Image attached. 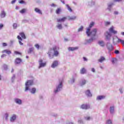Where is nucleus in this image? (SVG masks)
Here are the masks:
<instances>
[{
    "label": "nucleus",
    "mask_w": 124,
    "mask_h": 124,
    "mask_svg": "<svg viewBox=\"0 0 124 124\" xmlns=\"http://www.w3.org/2000/svg\"><path fill=\"white\" fill-rule=\"evenodd\" d=\"M32 85H33V80H27L25 83V92H28V91H29V92H30L32 94H34V93H36V89L35 88H32V89H31V86H32Z\"/></svg>",
    "instance_id": "nucleus-1"
},
{
    "label": "nucleus",
    "mask_w": 124,
    "mask_h": 124,
    "mask_svg": "<svg viewBox=\"0 0 124 124\" xmlns=\"http://www.w3.org/2000/svg\"><path fill=\"white\" fill-rule=\"evenodd\" d=\"M59 50H60L59 46H54L52 49L50 48L47 53L49 59H53L54 56L58 57L59 56Z\"/></svg>",
    "instance_id": "nucleus-2"
},
{
    "label": "nucleus",
    "mask_w": 124,
    "mask_h": 124,
    "mask_svg": "<svg viewBox=\"0 0 124 124\" xmlns=\"http://www.w3.org/2000/svg\"><path fill=\"white\" fill-rule=\"evenodd\" d=\"M97 31V30L96 29H93L92 31L90 33V36H91V38L89 39L85 40V44H89L90 43H92L93 41V40H95V35L96 34V32Z\"/></svg>",
    "instance_id": "nucleus-3"
},
{
    "label": "nucleus",
    "mask_w": 124,
    "mask_h": 124,
    "mask_svg": "<svg viewBox=\"0 0 124 124\" xmlns=\"http://www.w3.org/2000/svg\"><path fill=\"white\" fill-rule=\"evenodd\" d=\"M62 80H59V82L57 83L56 85V88L54 90V93H58L59 92H61L62 90Z\"/></svg>",
    "instance_id": "nucleus-4"
},
{
    "label": "nucleus",
    "mask_w": 124,
    "mask_h": 124,
    "mask_svg": "<svg viewBox=\"0 0 124 124\" xmlns=\"http://www.w3.org/2000/svg\"><path fill=\"white\" fill-rule=\"evenodd\" d=\"M112 43L113 45H117L118 43H121L124 46V40L118 38L117 36H114L112 37Z\"/></svg>",
    "instance_id": "nucleus-5"
},
{
    "label": "nucleus",
    "mask_w": 124,
    "mask_h": 124,
    "mask_svg": "<svg viewBox=\"0 0 124 124\" xmlns=\"http://www.w3.org/2000/svg\"><path fill=\"white\" fill-rule=\"evenodd\" d=\"M39 62V67L38 68L40 69V68H42V67H45L46 66V62H43V60L42 59H40L38 61Z\"/></svg>",
    "instance_id": "nucleus-6"
},
{
    "label": "nucleus",
    "mask_w": 124,
    "mask_h": 124,
    "mask_svg": "<svg viewBox=\"0 0 124 124\" xmlns=\"http://www.w3.org/2000/svg\"><path fill=\"white\" fill-rule=\"evenodd\" d=\"M105 40H106V41H110V40H111V38L112 37V34H111V33H110L109 31H107L105 33Z\"/></svg>",
    "instance_id": "nucleus-7"
},
{
    "label": "nucleus",
    "mask_w": 124,
    "mask_h": 124,
    "mask_svg": "<svg viewBox=\"0 0 124 124\" xmlns=\"http://www.w3.org/2000/svg\"><path fill=\"white\" fill-rule=\"evenodd\" d=\"M94 25V22H91L89 25V27L87 29L86 32L87 36H90V31H91V29Z\"/></svg>",
    "instance_id": "nucleus-8"
},
{
    "label": "nucleus",
    "mask_w": 124,
    "mask_h": 124,
    "mask_svg": "<svg viewBox=\"0 0 124 124\" xmlns=\"http://www.w3.org/2000/svg\"><path fill=\"white\" fill-rule=\"evenodd\" d=\"M85 94L87 97H92L93 96V94L91 92V90H87L85 91Z\"/></svg>",
    "instance_id": "nucleus-9"
},
{
    "label": "nucleus",
    "mask_w": 124,
    "mask_h": 124,
    "mask_svg": "<svg viewBox=\"0 0 124 124\" xmlns=\"http://www.w3.org/2000/svg\"><path fill=\"white\" fill-rule=\"evenodd\" d=\"M77 77V74H74L73 75L72 78H70V84H74L75 82V79H76Z\"/></svg>",
    "instance_id": "nucleus-10"
},
{
    "label": "nucleus",
    "mask_w": 124,
    "mask_h": 124,
    "mask_svg": "<svg viewBox=\"0 0 124 124\" xmlns=\"http://www.w3.org/2000/svg\"><path fill=\"white\" fill-rule=\"evenodd\" d=\"M107 48L108 50V51H113L114 47H113V45L111 44L110 43H107Z\"/></svg>",
    "instance_id": "nucleus-11"
},
{
    "label": "nucleus",
    "mask_w": 124,
    "mask_h": 124,
    "mask_svg": "<svg viewBox=\"0 0 124 124\" xmlns=\"http://www.w3.org/2000/svg\"><path fill=\"white\" fill-rule=\"evenodd\" d=\"M59 64V63L58 61H55L52 62V64L51 65V67L52 68H56V67H57Z\"/></svg>",
    "instance_id": "nucleus-12"
},
{
    "label": "nucleus",
    "mask_w": 124,
    "mask_h": 124,
    "mask_svg": "<svg viewBox=\"0 0 124 124\" xmlns=\"http://www.w3.org/2000/svg\"><path fill=\"white\" fill-rule=\"evenodd\" d=\"M87 84V80L85 79H82L79 81V85L81 87H83V86H85V84Z\"/></svg>",
    "instance_id": "nucleus-13"
},
{
    "label": "nucleus",
    "mask_w": 124,
    "mask_h": 124,
    "mask_svg": "<svg viewBox=\"0 0 124 124\" xmlns=\"http://www.w3.org/2000/svg\"><path fill=\"white\" fill-rule=\"evenodd\" d=\"M81 109H84L85 110H88L90 109V105L83 104L80 106Z\"/></svg>",
    "instance_id": "nucleus-14"
},
{
    "label": "nucleus",
    "mask_w": 124,
    "mask_h": 124,
    "mask_svg": "<svg viewBox=\"0 0 124 124\" xmlns=\"http://www.w3.org/2000/svg\"><path fill=\"white\" fill-rule=\"evenodd\" d=\"M109 113L111 115H114L115 114V107L110 106L109 108Z\"/></svg>",
    "instance_id": "nucleus-15"
},
{
    "label": "nucleus",
    "mask_w": 124,
    "mask_h": 124,
    "mask_svg": "<svg viewBox=\"0 0 124 124\" xmlns=\"http://www.w3.org/2000/svg\"><path fill=\"white\" fill-rule=\"evenodd\" d=\"M14 101L15 103L16 104H18V105H21L22 101L20 99L16 98L15 99Z\"/></svg>",
    "instance_id": "nucleus-16"
},
{
    "label": "nucleus",
    "mask_w": 124,
    "mask_h": 124,
    "mask_svg": "<svg viewBox=\"0 0 124 124\" xmlns=\"http://www.w3.org/2000/svg\"><path fill=\"white\" fill-rule=\"evenodd\" d=\"M94 1H88L86 2V5H87V6H93V5H94Z\"/></svg>",
    "instance_id": "nucleus-17"
},
{
    "label": "nucleus",
    "mask_w": 124,
    "mask_h": 124,
    "mask_svg": "<svg viewBox=\"0 0 124 124\" xmlns=\"http://www.w3.org/2000/svg\"><path fill=\"white\" fill-rule=\"evenodd\" d=\"M109 32H111V33H113L114 34H116L118 33V32L115 30H114V27L112 26L110 27V28L109 29Z\"/></svg>",
    "instance_id": "nucleus-18"
},
{
    "label": "nucleus",
    "mask_w": 124,
    "mask_h": 124,
    "mask_svg": "<svg viewBox=\"0 0 124 124\" xmlns=\"http://www.w3.org/2000/svg\"><path fill=\"white\" fill-rule=\"evenodd\" d=\"M17 116L16 115L14 114L11 118H10V122L11 123H14L15 120H16Z\"/></svg>",
    "instance_id": "nucleus-19"
},
{
    "label": "nucleus",
    "mask_w": 124,
    "mask_h": 124,
    "mask_svg": "<svg viewBox=\"0 0 124 124\" xmlns=\"http://www.w3.org/2000/svg\"><path fill=\"white\" fill-rule=\"evenodd\" d=\"M106 96L105 95H99L97 96L96 97V100H102V99H105Z\"/></svg>",
    "instance_id": "nucleus-20"
},
{
    "label": "nucleus",
    "mask_w": 124,
    "mask_h": 124,
    "mask_svg": "<svg viewBox=\"0 0 124 124\" xmlns=\"http://www.w3.org/2000/svg\"><path fill=\"white\" fill-rule=\"evenodd\" d=\"M68 51H69L70 52L72 51H75V50H78V47H69V48H68Z\"/></svg>",
    "instance_id": "nucleus-21"
},
{
    "label": "nucleus",
    "mask_w": 124,
    "mask_h": 124,
    "mask_svg": "<svg viewBox=\"0 0 124 124\" xmlns=\"http://www.w3.org/2000/svg\"><path fill=\"white\" fill-rule=\"evenodd\" d=\"M6 15V14L5 13V12L4 11H2L1 12V13L0 14V18H4Z\"/></svg>",
    "instance_id": "nucleus-22"
},
{
    "label": "nucleus",
    "mask_w": 124,
    "mask_h": 124,
    "mask_svg": "<svg viewBox=\"0 0 124 124\" xmlns=\"http://www.w3.org/2000/svg\"><path fill=\"white\" fill-rule=\"evenodd\" d=\"M66 20V17H64L62 18L57 19V22L58 23H61V22H64Z\"/></svg>",
    "instance_id": "nucleus-23"
},
{
    "label": "nucleus",
    "mask_w": 124,
    "mask_h": 124,
    "mask_svg": "<svg viewBox=\"0 0 124 124\" xmlns=\"http://www.w3.org/2000/svg\"><path fill=\"white\" fill-rule=\"evenodd\" d=\"M34 11L36 12V13H38V14H40V15H42V12H41V10H40V9H39L37 8H35Z\"/></svg>",
    "instance_id": "nucleus-24"
},
{
    "label": "nucleus",
    "mask_w": 124,
    "mask_h": 124,
    "mask_svg": "<svg viewBox=\"0 0 124 124\" xmlns=\"http://www.w3.org/2000/svg\"><path fill=\"white\" fill-rule=\"evenodd\" d=\"M20 62H22V59L20 58H16V59L15 63L16 64H19Z\"/></svg>",
    "instance_id": "nucleus-25"
},
{
    "label": "nucleus",
    "mask_w": 124,
    "mask_h": 124,
    "mask_svg": "<svg viewBox=\"0 0 124 124\" xmlns=\"http://www.w3.org/2000/svg\"><path fill=\"white\" fill-rule=\"evenodd\" d=\"M17 38L18 39V42H19V44H20V45H23V43H22V40H23V39H22V38L19 36H17Z\"/></svg>",
    "instance_id": "nucleus-26"
},
{
    "label": "nucleus",
    "mask_w": 124,
    "mask_h": 124,
    "mask_svg": "<svg viewBox=\"0 0 124 124\" xmlns=\"http://www.w3.org/2000/svg\"><path fill=\"white\" fill-rule=\"evenodd\" d=\"M2 53H6L8 55H10L11 54V51L9 50L5 49L2 51Z\"/></svg>",
    "instance_id": "nucleus-27"
},
{
    "label": "nucleus",
    "mask_w": 124,
    "mask_h": 124,
    "mask_svg": "<svg viewBox=\"0 0 124 124\" xmlns=\"http://www.w3.org/2000/svg\"><path fill=\"white\" fill-rule=\"evenodd\" d=\"M80 74H85L86 72V69L85 68H82L80 71Z\"/></svg>",
    "instance_id": "nucleus-28"
},
{
    "label": "nucleus",
    "mask_w": 124,
    "mask_h": 124,
    "mask_svg": "<svg viewBox=\"0 0 124 124\" xmlns=\"http://www.w3.org/2000/svg\"><path fill=\"white\" fill-rule=\"evenodd\" d=\"M113 5H114L113 3H110L108 4V9L109 10V11H111V8H112V6H113Z\"/></svg>",
    "instance_id": "nucleus-29"
},
{
    "label": "nucleus",
    "mask_w": 124,
    "mask_h": 124,
    "mask_svg": "<svg viewBox=\"0 0 124 124\" xmlns=\"http://www.w3.org/2000/svg\"><path fill=\"white\" fill-rule=\"evenodd\" d=\"M34 50V48L33 47H31L29 49L28 51H27L28 54H31L33 52V50Z\"/></svg>",
    "instance_id": "nucleus-30"
},
{
    "label": "nucleus",
    "mask_w": 124,
    "mask_h": 124,
    "mask_svg": "<svg viewBox=\"0 0 124 124\" xmlns=\"http://www.w3.org/2000/svg\"><path fill=\"white\" fill-rule=\"evenodd\" d=\"M9 116V114L8 113H6L4 115V118H5V121L8 120V117Z\"/></svg>",
    "instance_id": "nucleus-31"
},
{
    "label": "nucleus",
    "mask_w": 124,
    "mask_h": 124,
    "mask_svg": "<svg viewBox=\"0 0 124 124\" xmlns=\"http://www.w3.org/2000/svg\"><path fill=\"white\" fill-rule=\"evenodd\" d=\"M56 27L59 29V30H62V23H59Z\"/></svg>",
    "instance_id": "nucleus-32"
},
{
    "label": "nucleus",
    "mask_w": 124,
    "mask_h": 124,
    "mask_svg": "<svg viewBox=\"0 0 124 124\" xmlns=\"http://www.w3.org/2000/svg\"><path fill=\"white\" fill-rule=\"evenodd\" d=\"M104 61H105V58H104V57H101L99 60H98V62H104Z\"/></svg>",
    "instance_id": "nucleus-33"
},
{
    "label": "nucleus",
    "mask_w": 124,
    "mask_h": 124,
    "mask_svg": "<svg viewBox=\"0 0 124 124\" xmlns=\"http://www.w3.org/2000/svg\"><path fill=\"white\" fill-rule=\"evenodd\" d=\"M98 44L100 45V46H102V47L104 46V42H103V41H99Z\"/></svg>",
    "instance_id": "nucleus-34"
},
{
    "label": "nucleus",
    "mask_w": 124,
    "mask_h": 124,
    "mask_svg": "<svg viewBox=\"0 0 124 124\" xmlns=\"http://www.w3.org/2000/svg\"><path fill=\"white\" fill-rule=\"evenodd\" d=\"M19 34L21 36L22 38L26 39V35H25V33H24V32H21L19 33Z\"/></svg>",
    "instance_id": "nucleus-35"
},
{
    "label": "nucleus",
    "mask_w": 124,
    "mask_h": 124,
    "mask_svg": "<svg viewBox=\"0 0 124 124\" xmlns=\"http://www.w3.org/2000/svg\"><path fill=\"white\" fill-rule=\"evenodd\" d=\"M67 10L69 11V12H72V9L70 8V6L67 4L66 5Z\"/></svg>",
    "instance_id": "nucleus-36"
},
{
    "label": "nucleus",
    "mask_w": 124,
    "mask_h": 124,
    "mask_svg": "<svg viewBox=\"0 0 124 124\" xmlns=\"http://www.w3.org/2000/svg\"><path fill=\"white\" fill-rule=\"evenodd\" d=\"M85 120L86 121H91V120H93V118L90 116H86L84 117Z\"/></svg>",
    "instance_id": "nucleus-37"
},
{
    "label": "nucleus",
    "mask_w": 124,
    "mask_h": 124,
    "mask_svg": "<svg viewBox=\"0 0 124 124\" xmlns=\"http://www.w3.org/2000/svg\"><path fill=\"white\" fill-rule=\"evenodd\" d=\"M106 124H112V120L111 119L107 120Z\"/></svg>",
    "instance_id": "nucleus-38"
},
{
    "label": "nucleus",
    "mask_w": 124,
    "mask_h": 124,
    "mask_svg": "<svg viewBox=\"0 0 124 124\" xmlns=\"http://www.w3.org/2000/svg\"><path fill=\"white\" fill-rule=\"evenodd\" d=\"M76 18H77V16H72L69 17V20H75Z\"/></svg>",
    "instance_id": "nucleus-39"
},
{
    "label": "nucleus",
    "mask_w": 124,
    "mask_h": 124,
    "mask_svg": "<svg viewBox=\"0 0 124 124\" xmlns=\"http://www.w3.org/2000/svg\"><path fill=\"white\" fill-rule=\"evenodd\" d=\"M3 68L4 70H7V69H8V66H7V65L4 64V65H3Z\"/></svg>",
    "instance_id": "nucleus-40"
},
{
    "label": "nucleus",
    "mask_w": 124,
    "mask_h": 124,
    "mask_svg": "<svg viewBox=\"0 0 124 124\" xmlns=\"http://www.w3.org/2000/svg\"><path fill=\"white\" fill-rule=\"evenodd\" d=\"M62 11V9L61 8H58L56 10V14H60V12Z\"/></svg>",
    "instance_id": "nucleus-41"
},
{
    "label": "nucleus",
    "mask_w": 124,
    "mask_h": 124,
    "mask_svg": "<svg viewBox=\"0 0 124 124\" xmlns=\"http://www.w3.org/2000/svg\"><path fill=\"white\" fill-rule=\"evenodd\" d=\"M84 29L83 26H81L79 28H78V32H80V31H82Z\"/></svg>",
    "instance_id": "nucleus-42"
},
{
    "label": "nucleus",
    "mask_w": 124,
    "mask_h": 124,
    "mask_svg": "<svg viewBox=\"0 0 124 124\" xmlns=\"http://www.w3.org/2000/svg\"><path fill=\"white\" fill-rule=\"evenodd\" d=\"M27 11V9H23L21 11H20V13H21V14H23V13H25Z\"/></svg>",
    "instance_id": "nucleus-43"
},
{
    "label": "nucleus",
    "mask_w": 124,
    "mask_h": 124,
    "mask_svg": "<svg viewBox=\"0 0 124 124\" xmlns=\"http://www.w3.org/2000/svg\"><path fill=\"white\" fill-rule=\"evenodd\" d=\"M15 78H16V76L15 75H13L11 78V81L12 82H14V80H15Z\"/></svg>",
    "instance_id": "nucleus-44"
},
{
    "label": "nucleus",
    "mask_w": 124,
    "mask_h": 124,
    "mask_svg": "<svg viewBox=\"0 0 124 124\" xmlns=\"http://www.w3.org/2000/svg\"><path fill=\"white\" fill-rule=\"evenodd\" d=\"M34 46H35V48H36V49H37V50H39V48H40V46H39V45H38V44H35V45H34Z\"/></svg>",
    "instance_id": "nucleus-45"
},
{
    "label": "nucleus",
    "mask_w": 124,
    "mask_h": 124,
    "mask_svg": "<svg viewBox=\"0 0 124 124\" xmlns=\"http://www.w3.org/2000/svg\"><path fill=\"white\" fill-rule=\"evenodd\" d=\"M17 24L16 23H14L13 25V27L14 29V30H16V29H17Z\"/></svg>",
    "instance_id": "nucleus-46"
},
{
    "label": "nucleus",
    "mask_w": 124,
    "mask_h": 124,
    "mask_svg": "<svg viewBox=\"0 0 124 124\" xmlns=\"http://www.w3.org/2000/svg\"><path fill=\"white\" fill-rule=\"evenodd\" d=\"M117 61V59L116 58H113L111 60V62L113 64L115 63V62Z\"/></svg>",
    "instance_id": "nucleus-47"
},
{
    "label": "nucleus",
    "mask_w": 124,
    "mask_h": 124,
    "mask_svg": "<svg viewBox=\"0 0 124 124\" xmlns=\"http://www.w3.org/2000/svg\"><path fill=\"white\" fill-rule=\"evenodd\" d=\"M50 6L52 7H57V5L55 4L54 3H52L50 5Z\"/></svg>",
    "instance_id": "nucleus-48"
},
{
    "label": "nucleus",
    "mask_w": 124,
    "mask_h": 124,
    "mask_svg": "<svg viewBox=\"0 0 124 124\" xmlns=\"http://www.w3.org/2000/svg\"><path fill=\"white\" fill-rule=\"evenodd\" d=\"M110 23L109 21L105 22V25L106 26H108V25H110Z\"/></svg>",
    "instance_id": "nucleus-49"
},
{
    "label": "nucleus",
    "mask_w": 124,
    "mask_h": 124,
    "mask_svg": "<svg viewBox=\"0 0 124 124\" xmlns=\"http://www.w3.org/2000/svg\"><path fill=\"white\" fill-rule=\"evenodd\" d=\"M19 3H21V4H23V3H25V1L23 0H21L19 1Z\"/></svg>",
    "instance_id": "nucleus-50"
},
{
    "label": "nucleus",
    "mask_w": 124,
    "mask_h": 124,
    "mask_svg": "<svg viewBox=\"0 0 124 124\" xmlns=\"http://www.w3.org/2000/svg\"><path fill=\"white\" fill-rule=\"evenodd\" d=\"M78 124H83V121L81 119H79L78 121Z\"/></svg>",
    "instance_id": "nucleus-51"
},
{
    "label": "nucleus",
    "mask_w": 124,
    "mask_h": 124,
    "mask_svg": "<svg viewBox=\"0 0 124 124\" xmlns=\"http://www.w3.org/2000/svg\"><path fill=\"white\" fill-rule=\"evenodd\" d=\"M115 54H120V51L118 50H116L114 52Z\"/></svg>",
    "instance_id": "nucleus-52"
},
{
    "label": "nucleus",
    "mask_w": 124,
    "mask_h": 124,
    "mask_svg": "<svg viewBox=\"0 0 124 124\" xmlns=\"http://www.w3.org/2000/svg\"><path fill=\"white\" fill-rule=\"evenodd\" d=\"M16 0H13L11 2L12 4H14L16 2Z\"/></svg>",
    "instance_id": "nucleus-53"
},
{
    "label": "nucleus",
    "mask_w": 124,
    "mask_h": 124,
    "mask_svg": "<svg viewBox=\"0 0 124 124\" xmlns=\"http://www.w3.org/2000/svg\"><path fill=\"white\" fill-rule=\"evenodd\" d=\"M13 43H14V40H11L10 41V45H12V44H13Z\"/></svg>",
    "instance_id": "nucleus-54"
},
{
    "label": "nucleus",
    "mask_w": 124,
    "mask_h": 124,
    "mask_svg": "<svg viewBox=\"0 0 124 124\" xmlns=\"http://www.w3.org/2000/svg\"><path fill=\"white\" fill-rule=\"evenodd\" d=\"M83 61H84V62H88V59L86 57H83Z\"/></svg>",
    "instance_id": "nucleus-55"
},
{
    "label": "nucleus",
    "mask_w": 124,
    "mask_h": 124,
    "mask_svg": "<svg viewBox=\"0 0 124 124\" xmlns=\"http://www.w3.org/2000/svg\"><path fill=\"white\" fill-rule=\"evenodd\" d=\"M2 28H3V24H0V30H1Z\"/></svg>",
    "instance_id": "nucleus-56"
},
{
    "label": "nucleus",
    "mask_w": 124,
    "mask_h": 124,
    "mask_svg": "<svg viewBox=\"0 0 124 124\" xmlns=\"http://www.w3.org/2000/svg\"><path fill=\"white\" fill-rule=\"evenodd\" d=\"M15 54H16V55H20V52L18 51H15Z\"/></svg>",
    "instance_id": "nucleus-57"
},
{
    "label": "nucleus",
    "mask_w": 124,
    "mask_h": 124,
    "mask_svg": "<svg viewBox=\"0 0 124 124\" xmlns=\"http://www.w3.org/2000/svg\"><path fill=\"white\" fill-rule=\"evenodd\" d=\"M114 15H118V14H119V12L115 11L114 12Z\"/></svg>",
    "instance_id": "nucleus-58"
},
{
    "label": "nucleus",
    "mask_w": 124,
    "mask_h": 124,
    "mask_svg": "<svg viewBox=\"0 0 124 124\" xmlns=\"http://www.w3.org/2000/svg\"><path fill=\"white\" fill-rule=\"evenodd\" d=\"M92 72H93V73L95 72V70L94 69V68H92Z\"/></svg>",
    "instance_id": "nucleus-59"
},
{
    "label": "nucleus",
    "mask_w": 124,
    "mask_h": 124,
    "mask_svg": "<svg viewBox=\"0 0 124 124\" xmlns=\"http://www.w3.org/2000/svg\"><path fill=\"white\" fill-rule=\"evenodd\" d=\"M2 45L4 47H5V46H7V44H6V43H3Z\"/></svg>",
    "instance_id": "nucleus-60"
},
{
    "label": "nucleus",
    "mask_w": 124,
    "mask_h": 124,
    "mask_svg": "<svg viewBox=\"0 0 124 124\" xmlns=\"http://www.w3.org/2000/svg\"><path fill=\"white\" fill-rule=\"evenodd\" d=\"M119 91H120L121 93H123V89L122 88L120 89Z\"/></svg>",
    "instance_id": "nucleus-61"
},
{
    "label": "nucleus",
    "mask_w": 124,
    "mask_h": 124,
    "mask_svg": "<svg viewBox=\"0 0 124 124\" xmlns=\"http://www.w3.org/2000/svg\"><path fill=\"white\" fill-rule=\"evenodd\" d=\"M5 56H6L5 54H3L2 55H1V57L2 58H4V57H5Z\"/></svg>",
    "instance_id": "nucleus-62"
},
{
    "label": "nucleus",
    "mask_w": 124,
    "mask_h": 124,
    "mask_svg": "<svg viewBox=\"0 0 124 124\" xmlns=\"http://www.w3.org/2000/svg\"><path fill=\"white\" fill-rule=\"evenodd\" d=\"M64 41H66V42L68 41V39L64 38Z\"/></svg>",
    "instance_id": "nucleus-63"
},
{
    "label": "nucleus",
    "mask_w": 124,
    "mask_h": 124,
    "mask_svg": "<svg viewBox=\"0 0 124 124\" xmlns=\"http://www.w3.org/2000/svg\"><path fill=\"white\" fill-rule=\"evenodd\" d=\"M121 34L122 35H124V32H122Z\"/></svg>",
    "instance_id": "nucleus-64"
}]
</instances>
